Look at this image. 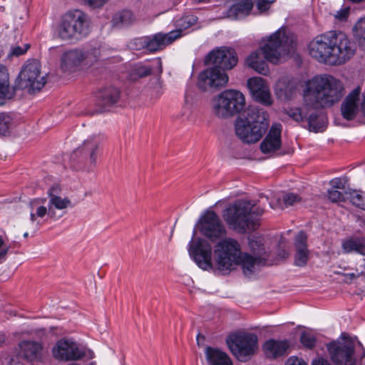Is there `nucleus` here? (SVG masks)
Wrapping results in <instances>:
<instances>
[{"label":"nucleus","mask_w":365,"mask_h":365,"mask_svg":"<svg viewBox=\"0 0 365 365\" xmlns=\"http://www.w3.org/2000/svg\"><path fill=\"white\" fill-rule=\"evenodd\" d=\"M245 98L237 90H226L213 99L212 112L220 118L240 114L235 123L236 135L244 143L258 142L269 126V113L262 108L250 106L246 109Z\"/></svg>","instance_id":"nucleus-1"},{"label":"nucleus","mask_w":365,"mask_h":365,"mask_svg":"<svg viewBox=\"0 0 365 365\" xmlns=\"http://www.w3.org/2000/svg\"><path fill=\"white\" fill-rule=\"evenodd\" d=\"M303 91L304 106L290 108L286 113L294 120L307 122L309 130L322 132L327 127L324 114L316 109L332 106L344 95L342 83L331 76H316L305 82Z\"/></svg>","instance_id":"nucleus-2"},{"label":"nucleus","mask_w":365,"mask_h":365,"mask_svg":"<svg viewBox=\"0 0 365 365\" xmlns=\"http://www.w3.org/2000/svg\"><path fill=\"white\" fill-rule=\"evenodd\" d=\"M308 49L309 55L318 62L340 66L354 56L356 46L344 32L329 31L313 38Z\"/></svg>","instance_id":"nucleus-3"},{"label":"nucleus","mask_w":365,"mask_h":365,"mask_svg":"<svg viewBox=\"0 0 365 365\" xmlns=\"http://www.w3.org/2000/svg\"><path fill=\"white\" fill-rule=\"evenodd\" d=\"M237 62V53L232 48L220 47L210 51L205 58V63L215 66L200 73L197 81L199 88L207 91L225 86L228 76L224 71L232 69Z\"/></svg>","instance_id":"nucleus-4"},{"label":"nucleus","mask_w":365,"mask_h":365,"mask_svg":"<svg viewBox=\"0 0 365 365\" xmlns=\"http://www.w3.org/2000/svg\"><path fill=\"white\" fill-rule=\"evenodd\" d=\"M214 255L220 271L229 273L239 265L247 277L255 273V266L260 262L259 257L242 252L239 242L232 238L220 240L215 247Z\"/></svg>","instance_id":"nucleus-5"},{"label":"nucleus","mask_w":365,"mask_h":365,"mask_svg":"<svg viewBox=\"0 0 365 365\" xmlns=\"http://www.w3.org/2000/svg\"><path fill=\"white\" fill-rule=\"evenodd\" d=\"M263 212L252 200L237 199L222 210V217L230 228H256L260 226Z\"/></svg>","instance_id":"nucleus-6"},{"label":"nucleus","mask_w":365,"mask_h":365,"mask_svg":"<svg viewBox=\"0 0 365 365\" xmlns=\"http://www.w3.org/2000/svg\"><path fill=\"white\" fill-rule=\"evenodd\" d=\"M225 230H193L192 237L189 243L190 256L202 269L212 268V246L208 242L219 240Z\"/></svg>","instance_id":"nucleus-7"},{"label":"nucleus","mask_w":365,"mask_h":365,"mask_svg":"<svg viewBox=\"0 0 365 365\" xmlns=\"http://www.w3.org/2000/svg\"><path fill=\"white\" fill-rule=\"evenodd\" d=\"M89 33L88 16L81 10L66 13L61 19L56 34L63 41H78Z\"/></svg>","instance_id":"nucleus-8"},{"label":"nucleus","mask_w":365,"mask_h":365,"mask_svg":"<svg viewBox=\"0 0 365 365\" xmlns=\"http://www.w3.org/2000/svg\"><path fill=\"white\" fill-rule=\"evenodd\" d=\"M100 49L97 47L75 48L63 52L61 58V68L71 71L80 66L88 67L98 61Z\"/></svg>","instance_id":"nucleus-9"},{"label":"nucleus","mask_w":365,"mask_h":365,"mask_svg":"<svg viewBox=\"0 0 365 365\" xmlns=\"http://www.w3.org/2000/svg\"><path fill=\"white\" fill-rule=\"evenodd\" d=\"M46 84L45 77L41 75L38 61L28 60L14 82L15 94L17 91L28 89L29 93L40 91Z\"/></svg>","instance_id":"nucleus-10"},{"label":"nucleus","mask_w":365,"mask_h":365,"mask_svg":"<svg viewBox=\"0 0 365 365\" xmlns=\"http://www.w3.org/2000/svg\"><path fill=\"white\" fill-rule=\"evenodd\" d=\"M274 59V34L264 38L260 43L259 48L252 52L245 59V64L256 72L267 76L269 69L267 61Z\"/></svg>","instance_id":"nucleus-11"},{"label":"nucleus","mask_w":365,"mask_h":365,"mask_svg":"<svg viewBox=\"0 0 365 365\" xmlns=\"http://www.w3.org/2000/svg\"><path fill=\"white\" fill-rule=\"evenodd\" d=\"M99 144L100 140L96 137L86 140L71 155L73 168L76 170L82 168L90 170L94 168L96 165Z\"/></svg>","instance_id":"nucleus-12"},{"label":"nucleus","mask_w":365,"mask_h":365,"mask_svg":"<svg viewBox=\"0 0 365 365\" xmlns=\"http://www.w3.org/2000/svg\"><path fill=\"white\" fill-rule=\"evenodd\" d=\"M232 354L240 361H247L257 349V336L255 334H235L227 339Z\"/></svg>","instance_id":"nucleus-13"},{"label":"nucleus","mask_w":365,"mask_h":365,"mask_svg":"<svg viewBox=\"0 0 365 365\" xmlns=\"http://www.w3.org/2000/svg\"><path fill=\"white\" fill-rule=\"evenodd\" d=\"M327 348L335 365H355L354 341L351 339L343 337L327 344Z\"/></svg>","instance_id":"nucleus-14"},{"label":"nucleus","mask_w":365,"mask_h":365,"mask_svg":"<svg viewBox=\"0 0 365 365\" xmlns=\"http://www.w3.org/2000/svg\"><path fill=\"white\" fill-rule=\"evenodd\" d=\"M52 355L58 361H78L86 356V349L71 339L63 338L56 342Z\"/></svg>","instance_id":"nucleus-15"},{"label":"nucleus","mask_w":365,"mask_h":365,"mask_svg":"<svg viewBox=\"0 0 365 365\" xmlns=\"http://www.w3.org/2000/svg\"><path fill=\"white\" fill-rule=\"evenodd\" d=\"M275 63L284 61L295 50V38L293 34H287L280 29L275 31Z\"/></svg>","instance_id":"nucleus-16"},{"label":"nucleus","mask_w":365,"mask_h":365,"mask_svg":"<svg viewBox=\"0 0 365 365\" xmlns=\"http://www.w3.org/2000/svg\"><path fill=\"white\" fill-rule=\"evenodd\" d=\"M247 86L252 98L263 105H271L272 97L269 86L261 77H252L247 81Z\"/></svg>","instance_id":"nucleus-17"},{"label":"nucleus","mask_w":365,"mask_h":365,"mask_svg":"<svg viewBox=\"0 0 365 365\" xmlns=\"http://www.w3.org/2000/svg\"><path fill=\"white\" fill-rule=\"evenodd\" d=\"M182 36L181 29L174 30L168 33H157L146 36L147 51L150 53L163 50Z\"/></svg>","instance_id":"nucleus-18"},{"label":"nucleus","mask_w":365,"mask_h":365,"mask_svg":"<svg viewBox=\"0 0 365 365\" xmlns=\"http://www.w3.org/2000/svg\"><path fill=\"white\" fill-rule=\"evenodd\" d=\"M19 355L24 359L31 361H41L43 357V346L42 342L32 340H23L19 344Z\"/></svg>","instance_id":"nucleus-19"},{"label":"nucleus","mask_w":365,"mask_h":365,"mask_svg":"<svg viewBox=\"0 0 365 365\" xmlns=\"http://www.w3.org/2000/svg\"><path fill=\"white\" fill-rule=\"evenodd\" d=\"M294 264L297 267H304L307 264L310 251L307 246V235L304 231H300L294 238Z\"/></svg>","instance_id":"nucleus-20"},{"label":"nucleus","mask_w":365,"mask_h":365,"mask_svg":"<svg viewBox=\"0 0 365 365\" xmlns=\"http://www.w3.org/2000/svg\"><path fill=\"white\" fill-rule=\"evenodd\" d=\"M224 222L213 207H210L201 213L195 228H225Z\"/></svg>","instance_id":"nucleus-21"},{"label":"nucleus","mask_w":365,"mask_h":365,"mask_svg":"<svg viewBox=\"0 0 365 365\" xmlns=\"http://www.w3.org/2000/svg\"><path fill=\"white\" fill-rule=\"evenodd\" d=\"M361 89L359 87L354 89L344 99L341 106L343 118L347 120H353L357 113L358 101Z\"/></svg>","instance_id":"nucleus-22"},{"label":"nucleus","mask_w":365,"mask_h":365,"mask_svg":"<svg viewBox=\"0 0 365 365\" xmlns=\"http://www.w3.org/2000/svg\"><path fill=\"white\" fill-rule=\"evenodd\" d=\"M120 97V91L118 88L109 86L101 89L96 93L97 105L101 107L99 112H103L118 102Z\"/></svg>","instance_id":"nucleus-23"},{"label":"nucleus","mask_w":365,"mask_h":365,"mask_svg":"<svg viewBox=\"0 0 365 365\" xmlns=\"http://www.w3.org/2000/svg\"><path fill=\"white\" fill-rule=\"evenodd\" d=\"M14 97V84L10 85L9 70L6 66L0 64V98L11 100Z\"/></svg>","instance_id":"nucleus-24"},{"label":"nucleus","mask_w":365,"mask_h":365,"mask_svg":"<svg viewBox=\"0 0 365 365\" xmlns=\"http://www.w3.org/2000/svg\"><path fill=\"white\" fill-rule=\"evenodd\" d=\"M253 7L250 0H237L228 9L229 18L237 19L247 16Z\"/></svg>","instance_id":"nucleus-25"},{"label":"nucleus","mask_w":365,"mask_h":365,"mask_svg":"<svg viewBox=\"0 0 365 365\" xmlns=\"http://www.w3.org/2000/svg\"><path fill=\"white\" fill-rule=\"evenodd\" d=\"M205 356L210 365H232L229 356L218 349L207 347Z\"/></svg>","instance_id":"nucleus-26"},{"label":"nucleus","mask_w":365,"mask_h":365,"mask_svg":"<svg viewBox=\"0 0 365 365\" xmlns=\"http://www.w3.org/2000/svg\"><path fill=\"white\" fill-rule=\"evenodd\" d=\"M282 125L275 123V157L289 155L293 149L289 145H282L281 141Z\"/></svg>","instance_id":"nucleus-27"},{"label":"nucleus","mask_w":365,"mask_h":365,"mask_svg":"<svg viewBox=\"0 0 365 365\" xmlns=\"http://www.w3.org/2000/svg\"><path fill=\"white\" fill-rule=\"evenodd\" d=\"M58 187H52L48 191V195L50 197L49 202L51 205H53L56 209L62 210L66 208L71 205V200L68 198H61L57 196Z\"/></svg>","instance_id":"nucleus-28"},{"label":"nucleus","mask_w":365,"mask_h":365,"mask_svg":"<svg viewBox=\"0 0 365 365\" xmlns=\"http://www.w3.org/2000/svg\"><path fill=\"white\" fill-rule=\"evenodd\" d=\"M359 237H351L342 241L341 249L344 253L355 252L359 254Z\"/></svg>","instance_id":"nucleus-29"},{"label":"nucleus","mask_w":365,"mask_h":365,"mask_svg":"<svg viewBox=\"0 0 365 365\" xmlns=\"http://www.w3.org/2000/svg\"><path fill=\"white\" fill-rule=\"evenodd\" d=\"M40 200L36 199L30 202L31 220L35 221L36 217H43L47 213V208L45 206L39 205Z\"/></svg>","instance_id":"nucleus-30"},{"label":"nucleus","mask_w":365,"mask_h":365,"mask_svg":"<svg viewBox=\"0 0 365 365\" xmlns=\"http://www.w3.org/2000/svg\"><path fill=\"white\" fill-rule=\"evenodd\" d=\"M347 199L356 207L365 210V192L352 190L348 192Z\"/></svg>","instance_id":"nucleus-31"},{"label":"nucleus","mask_w":365,"mask_h":365,"mask_svg":"<svg viewBox=\"0 0 365 365\" xmlns=\"http://www.w3.org/2000/svg\"><path fill=\"white\" fill-rule=\"evenodd\" d=\"M248 245L250 250L255 254L261 255L264 252L263 238L261 236H250Z\"/></svg>","instance_id":"nucleus-32"},{"label":"nucleus","mask_w":365,"mask_h":365,"mask_svg":"<svg viewBox=\"0 0 365 365\" xmlns=\"http://www.w3.org/2000/svg\"><path fill=\"white\" fill-rule=\"evenodd\" d=\"M260 149L265 154L274 150V125L270 127L267 135L261 143Z\"/></svg>","instance_id":"nucleus-33"},{"label":"nucleus","mask_w":365,"mask_h":365,"mask_svg":"<svg viewBox=\"0 0 365 365\" xmlns=\"http://www.w3.org/2000/svg\"><path fill=\"white\" fill-rule=\"evenodd\" d=\"M300 342L307 349H313L317 343L316 336L309 332H302L300 335Z\"/></svg>","instance_id":"nucleus-34"},{"label":"nucleus","mask_w":365,"mask_h":365,"mask_svg":"<svg viewBox=\"0 0 365 365\" xmlns=\"http://www.w3.org/2000/svg\"><path fill=\"white\" fill-rule=\"evenodd\" d=\"M348 192H341L338 190L329 189L327 192L329 200L333 202H344L347 199Z\"/></svg>","instance_id":"nucleus-35"},{"label":"nucleus","mask_w":365,"mask_h":365,"mask_svg":"<svg viewBox=\"0 0 365 365\" xmlns=\"http://www.w3.org/2000/svg\"><path fill=\"white\" fill-rule=\"evenodd\" d=\"M11 118L4 113H0V135H6L9 133Z\"/></svg>","instance_id":"nucleus-36"},{"label":"nucleus","mask_w":365,"mask_h":365,"mask_svg":"<svg viewBox=\"0 0 365 365\" xmlns=\"http://www.w3.org/2000/svg\"><path fill=\"white\" fill-rule=\"evenodd\" d=\"M152 68L143 64H137L133 69L132 75L138 78H143L151 74Z\"/></svg>","instance_id":"nucleus-37"},{"label":"nucleus","mask_w":365,"mask_h":365,"mask_svg":"<svg viewBox=\"0 0 365 365\" xmlns=\"http://www.w3.org/2000/svg\"><path fill=\"white\" fill-rule=\"evenodd\" d=\"M289 347L290 341L289 340H275V357L286 354Z\"/></svg>","instance_id":"nucleus-38"},{"label":"nucleus","mask_w":365,"mask_h":365,"mask_svg":"<svg viewBox=\"0 0 365 365\" xmlns=\"http://www.w3.org/2000/svg\"><path fill=\"white\" fill-rule=\"evenodd\" d=\"M30 48V45L29 43L24 44L23 46H16L11 48L10 52L7 55V58L9 59L13 57H19L26 53L28 49Z\"/></svg>","instance_id":"nucleus-39"},{"label":"nucleus","mask_w":365,"mask_h":365,"mask_svg":"<svg viewBox=\"0 0 365 365\" xmlns=\"http://www.w3.org/2000/svg\"><path fill=\"white\" fill-rule=\"evenodd\" d=\"M197 18L194 15H186L181 18L178 25L183 29H186L197 23Z\"/></svg>","instance_id":"nucleus-40"},{"label":"nucleus","mask_w":365,"mask_h":365,"mask_svg":"<svg viewBox=\"0 0 365 365\" xmlns=\"http://www.w3.org/2000/svg\"><path fill=\"white\" fill-rule=\"evenodd\" d=\"M130 47L132 49L137 51L147 50L146 36L134 38L130 42Z\"/></svg>","instance_id":"nucleus-41"},{"label":"nucleus","mask_w":365,"mask_h":365,"mask_svg":"<svg viewBox=\"0 0 365 365\" xmlns=\"http://www.w3.org/2000/svg\"><path fill=\"white\" fill-rule=\"evenodd\" d=\"M300 201L301 197L298 195L294 193H287L283 197V202L285 207L292 206Z\"/></svg>","instance_id":"nucleus-42"},{"label":"nucleus","mask_w":365,"mask_h":365,"mask_svg":"<svg viewBox=\"0 0 365 365\" xmlns=\"http://www.w3.org/2000/svg\"><path fill=\"white\" fill-rule=\"evenodd\" d=\"M356 35L359 41L365 43V17L361 19L355 26Z\"/></svg>","instance_id":"nucleus-43"},{"label":"nucleus","mask_w":365,"mask_h":365,"mask_svg":"<svg viewBox=\"0 0 365 365\" xmlns=\"http://www.w3.org/2000/svg\"><path fill=\"white\" fill-rule=\"evenodd\" d=\"M346 182V180L344 178H336L334 179H332L330 181V185L331 186V189L334 190H344L345 188V184Z\"/></svg>","instance_id":"nucleus-44"},{"label":"nucleus","mask_w":365,"mask_h":365,"mask_svg":"<svg viewBox=\"0 0 365 365\" xmlns=\"http://www.w3.org/2000/svg\"><path fill=\"white\" fill-rule=\"evenodd\" d=\"M263 349L269 358H274V339L267 340L263 345Z\"/></svg>","instance_id":"nucleus-45"},{"label":"nucleus","mask_w":365,"mask_h":365,"mask_svg":"<svg viewBox=\"0 0 365 365\" xmlns=\"http://www.w3.org/2000/svg\"><path fill=\"white\" fill-rule=\"evenodd\" d=\"M274 0H256L257 9L260 12H263L269 9Z\"/></svg>","instance_id":"nucleus-46"},{"label":"nucleus","mask_w":365,"mask_h":365,"mask_svg":"<svg viewBox=\"0 0 365 365\" xmlns=\"http://www.w3.org/2000/svg\"><path fill=\"white\" fill-rule=\"evenodd\" d=\"M132 17V14L129 11H123L118 14V19L123 24H129Z\"/></svg>","instance_id":"nucleus-47"},{"label":"nucleus","mask_w":365,"mask_h":365,"mask_svg":"<svg viewBox=\"0 0 365 365\" xmlns=\"http://www.w3.org/2000/svg\"><path fill=\"white\" fill-rule=\"evenodd\" d=\"M286 365H308V364L302 359L299 358L295 356H292L287 360Z\"/></svg>","instance_id":"nucleus-48"},{"label":"nucleus","mask_w":365,"mask_h":365,"mask_svg":"<svg viewBox=\"0 0 365 365\" xmlns=\"http://www.w3.org/2000/svg\"><path fill=\"white\" fill-rule=\"evenodd\" d=\"M88 5L95 7L99 8L103 6L108 0H83Z\"/></svg>","instance_id":"nucleus-49"},{"label":"nucleus","mask_w":365,"mask_h":365,"mask_svg":"<svg viewBox=\"0 0 365 365\" xmlns=\"http://www.w3.org/2000/svg\"><path fill=\"white\" fill-rule=\"evenodd\" d=\"M359 254L365 256V237H359Z\"/></svg>","instance_id":"nucleus-50"},{"label":"nucleus","mask_w":365,"mask_h":365,"mask_svg":"<svg viewBox=\"0 0 365 365\" xmlns=\"http://www.w3.org/2000/svg\"><path fill=\"white\" fill-rule=\"evenodd\" d=\"M349 14V11L346 10H341L337 11V14L335 15V17L339 20L345 19Z\"/></svg>","instance_id":"nucleus-51"},{"label":"nucleus","mask_w":365,"mask_h":365,"mask_svg":"<svg viewBox=\"0 0 365 365\" xmlns=\"http://www.w3.org/2000/svg\"><path fill=\"white\" fill-rule=\"evenodd\" d=\"M288 257V252L285 250H279V252L277 253V255H275V261L277 259H286Z\"/></svg>","instance_id":"nucleus-52"},{"label":"nucleus","mask_w":365,"mask_h":365,"mask_svg":"<svg viewBox=\"0 0 365 365\" xmlns=\"http://www.w3.org/2000/svg\"><path fill=\"white\" fill-rule=\"evenodd\" d=\"M312 365H331L329 361L322 358L315 359L312 361Z\"/></svg>","instance_id":"nucleus-53"},{"label":"nucleus","mask_w":365,"mask_h":365,"mask_svg":"<svg viewBox=\"0 0 365 365\" xmlns=\"http://www.w3.org/2000/svg\"><path fill=\"white\" fill-rule=\"evenodd\" d=\"M363 272H361V273H354V272H352V273H347V274H345L344 276L346 277V278L347 279H349V280H353V279H357L358 277H359V276L361 274H362Z\"/></svg>","instance_id":"nucleus-54"},{"label":"nucleus","mask_w":365,"mask_h":365,"mask_svg":"<svg viewBox=\"0 0 365 365\" xmlns=\"http://www.w3.org/2000/svg\"><path fill=\"white\" fill-rule=\"evenodd\" d=\"M8 250V248H6L0 251V263H1L5 259Z\"/></svg>","instance_id":"nucleus-55"},{"label":"nucleus","mask_w":365,"mask_h":365,"mask_svg":"<svg viewBox=\"0 0 365 365\" xmlns=\"http://www.w3.org/2000/svg\"><path fill=\"white\" fill-rule=\"evenodd\" d=\"M357 226L359 227H365V220L361 218V217H357Z\"/></svg>","instance_id":"nucleus-56"},{"label":"nucleus","mask_w":365,"mask_h":365,"mask_svg":"<svg viewBox=\"0 0 365 365\" xmlns=\"http://www.w3.org/2000/svg\"><path fill=\"white\" fill-rule=\"evenodd\" d=\"M195 3H202V2H207L210 0H193Z\"/></svg>","instance_id":"nucleus-57"},{"label":"nucleus","mask_w":365,"mask_h":365,"mask_svg":"<svg viewBox=\"0 0 365 365\" xmlns=\"http://www.w3.org/2000/svg\"><path fill=\"white\" fill-rule=\"evenodd\" d=\"M4 341V336L0 334V345Z\"/></svg>","instance_id":"nucleus-58"},{"label":"nucleus","mask_w":365,"mask_h":365,"mask_svg":"<svg viewBox=\"0 0 365 365\" xmlns=\"http://www.w3.org/2000/svg\"><path fill=\"white\" fill-rule=\"evenodd\" d=\"M4 242L1 237H0V248L4 245Z\"/></svg>","instance_id":"nucleus-59"},{"label":"nucleus","mask_w":365,"mask_h":365,"mask_svg":"<svg viewBox=\"0 0 365 365\" xmlns=\"http://www.w3.org/2000/svg\"><path fill=\"white\" fill-rule=\"evenodd\" d=\"M28 235H29V233H28L27 232H24V237H28Z\"/></svg>","instance_id":"nucleus-60"},{"label":"nucleus","mask_w":365,"mask_h":365,"mask_svg":"<svg viewBox=\"0 0 365 365\" xmlns=\"http://www.w3.org/2000/svg\"><path fill=\"white\" fill-rule=\"evenodd\" d=\"M2 56H3V51L1 50H0V58H1Z\"/></svg>","instance_id":"nucleus-61"},{"label":"nucleus","mask_w":365,"mask_h":365,"mask_svg":"<svg viewBox=\"0 0 365 365\" xmlns=\"http://www.w3.org/2000/svg\"><path fill=\"white\" fill-rule=\"evenodd\" d=\"M362 357H365V351L363 353Z\"/></svg>","instance_id":"nucleus-62"}]
</instances>
